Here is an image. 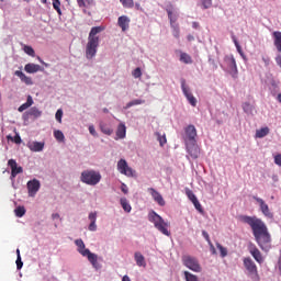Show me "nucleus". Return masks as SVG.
Here are the masks:
<instances>
[{
	"mask_svg": "<svg viewBox=\"0 0 281 281\" xmlns=\"http://www.w3.org/2000/svg\"><path fill=\"white\" fill-rule=\"evenodd\" d=\"M180 85H181V91L183 93V95H188L190 93H192V90L190 89V86L188 85V82L186 81V79H180Z\"/></svg>",
	"mask_w": 281,
	"mask_h": 281,
	"instance_id": "obj_28",
	"label": "nucleus"
},
{
	"mask_svg": "<svg viewBox=\"0 0 281 281\" xmlns=\"http://www.w3.org/2000/svg\"><path fill=\"white\" fill-rule=\"evenodd\" d=\"M122 281H131V278L125 274V276L122 278Z\"/></svg>",
	"mask_w": 281,
	"mask_h": 281,
	"instance_id": "obj_63",
	"label": "nucleus"
},
{
	"mask_svg": "<svg viewBox=\"0 0 281 281\" xmlns=\"http://www.w3.org/2000/svg\"><path fill=\"white\" fill-rule=\"evenodd\" d=\"M250 254L256 262H258L259 265H262V262H265V259L262 258V252H260V250L256 246L250 247Z\"/></svg>",
	"mask_w": 281,
	"mask_h": 281,
	"instance_id": "obj_17",
	"label": "nucleus"
},
{
	"mask_svg": "<svg viewBox=\"0 0 281 281\" xmlns=\"http://www.w3.org/2000/svg\"><path fill=\"white\" fill-rule=\"evenodd\" d=\"M89 133L90 135H93V137H98V132H95V127L93 125L89 126Z\"/></svg>",
	"mask_w": 281,
	"mask_h": 281,
	"instance_id": "obj_51",
	"label": "nucleus"
},
{
	"mask_svg": "<svg viewBox=\"0 0 281 281\" xmlns=\"http://www.w3.org/2000/svg\"><path fill=\"white\" fill-rule=\"evenodd\" d=\"M53 7L60 14V0H53Z\"/></svg>",
	"mask_w": 281,
	"mask_h": 281,
	"instance_id": "obj_45",
	"label": "nucleus"
},
{
	"mask_svg": "<svg viewBox=\"0 0 281 281\" xmlns=\"http://www.w3.org/2000/svg\"><path fill=\"white\" fill-rule=\"evenodd\" d=\"M216 247H217V249L221 252V258H226V256H227V248L223 247V245H221L218 243L216 244Z\"/></svg>",
	"mask_w": 281,
	"mask_h": 281,
	"instance_id": "obj_39",
	"label": "nucleus"
},
{
	"mask_svg": "<svg viewBox=\"0 0 281 281\" xmlns=\"http://www.w3.org/2000/svg\"><path fill=\"white\" fill-rule=\"evenodd\" d=\"M77 3L79 8H87V2H85V0H77Z\"/></svg>",
	"mask_w": 281,
	"mask_h": 281,
	"instance_id": "obj_56",
	"label": "nucleus"
},
{
	"mask_svg": "<svg viewBox=\"0 0 281 281\" xmlns=\"http://www.w3.org/2000/svg\"><path fill=\"white\" fill-rule=\"evenodd\" d=\"M167 13H168V18L170 20L171 26L175 27L177 20L172 16V9H167Z\"/></svg>",
	"mask_w": 281,
	"mask_h": 281,
	"instance_id": "obj_41",
	"label": "nucleus"
},
{
	"mask_svg": "<svg viewBox=\"0 0 281 281\" xmlns=\"http://www.w3.org/2000/svg\"><path fill=\"white\" fill-rule=\"evenodd\" d=\"M235 47H236L238 54H239L241 57L245 58V53H243V47H240V44L237 43V42H235Z\"/></svg>",
	"mask_w": 281,
	"mask_h": 281,
	"instance_id": "obj_48",
	"label": "nucleus"
},
{
	"mask_svg": "<svg viewBox=\"0 0 281 281\" xmlns=\"http://www.w3.org/2000/svg\"><path fill=\"white\" fill-rule=\"evenodd\" d=\"M184 280L186 281H199V277L192 274L191 272L184 271Z\"/></svg>",
	"mask_w": 281,
	"mask_h": 281,
	"instance_id": "obj_36",
	"label": "nucleus"
},
{
	"mask_svg": "<svg viewBox=\"0 0 281 281\" xmlns=\"http://www.w3.org/2000/svg\"><path fill=\"white\" fill-rule=\"evenodd\" d=\"M241 109L244 113H246V115H251V116H254V113L256 111V108L249 102H244L241 104Z\"/></svg>",
	"mask_w": 281,
	"mask_h": 281,
	"instance_id": "obj_19",
	"label": "nucleus"
},
{
	"mask_svg": "<svg viewBox=\"0 0 281 281\" xmlns=\"http://www.w3.org/2000/svg\"><path fill=\"white\" fill-rule=\"evenodd\" d=\"M24 71H26V74H36L41 71V66L38 64H26Z\"/></svg>",
	"mask_w": 281,
	"mask_h": 281,
	"instance_id": "obj_20",
	"label": "nucleus"
},
{
	"mask_svg": "<svg viewBox=\"0 0 281 281\" xmlns=\"http://www.w3.org/2000/svg\"><path fill=\"white\" fill-rule=\"evenodd\" d=\"M252 199L258 203L259 210L263 214V216H266L267 218H273V212L269 210V204L265 202V200H262L258 195H254Z\"/></svg>",
	"mask_w": 281,
	"mask_h": 281,
	"instance_id": "obj_9",
	"label": "nucleus"
},
{
	"mask_svg": "<svg viewBox=\"0 0 281 281\" xmlns=\"http://www.w3.org/2000/svg\"><path fill=\"white\" fill-rule=\"evenodd\" d=\"M262 61L265 63L266 67H269V63H271V59L269 57H262Z\"/></svg>",
	"mask_w": 281,
	"mask_h": 281,
	"instance_id": "obj_58",
	"label": "nucleus"
},
{
	"mask_svg": "<svg viewBox=\"0 0 281 281\" xmlns=\"http://www.w3.org/2000/svg\"><path fill=\"white\" fill-rule=\"evenodd\" d=\"M121 205H122L124 212H131V210H132L131 204H128V200H126L125 198L121 199Z\"/></svg>",
	"mask_w": 281,
	"mask_h": 281,
	"instance_id": "obj_37",
	"label": "nucleus"
},
{
	"mask_svg": "<svg viewBox=\"0 0 281 281\" xmlns=\"http://www.w3.org/2000/svg\"><path fill=\"white\" fill-rule=\"evenodd\" d=\"M148 192L153 196L154 201L160 205V207H164V205H166V200H164L161 193L155 190V188H148Z\"/></svg>",
	"mask_w": 281,
	"mask_h": 281,
	"instance_id": "obj_13",
	"label": "nucleus"
},
{
	"mask_svg": "<svg viewBox=\"0 0 281 281\" xmlns=\"http://www.w3.org/2000/svg\"><path fill=\"white\" fill-rule=\"evenodd\" d=\"M116 137L119 139H124L126 137V125L124 123H120L116 130Z\"/></svg>",
	"mask_w": 281,
	"mask_h": 281,
	"instance_id": "obj_23",
	"label": "nucleus"
},
{
	"mask_svg": "<svg viewBox=\"0 0 281 281\" xmlns=\"http://www.w3.org/2000/svg\"><path fill=\"white\" fill-rule=\"evenodd\" d=\"M29 196H36V193L41 190V181L33 179L26 183Z\"/></svg>",
	"mask_w": 281,
	"mask_h": 281,
	"instance_id": "obj_12",
	"label": "nucleus"
},
{
	"mask_svg": "<svg viewBox=\"0 0 281 281\" xmlns=\"http://www.w3.org/2000/svg\"><path fill=\"white\" fill-rule=\"evenodd\" d=\"M75 244L78 247L77 251H79L81 256H86V251H89V248H86L85 241L82 239H76Z\"/></svg>",
	"mask_w": 281,
	"mask_h": 281,
	"instance_id": "obj_21",
	"label": "nucleus"
},
{
	"mask_svg": "<svg viewBox=\"0 0 281 281\" xmlns=\"http://www.w3.org/2000/svg\"><path fill=\"white\" fill-rule=\"evenodd\" d=\"M43 112H41V110H38V108L36 106H33L27 112H26V115L29 117H41Z\"/></svg>",
	"mask_w": 281,
	"mask_h": 281,
	"instance_id": "obj_29",
	"label": "nucleus"
},
{
	"mask_svg": "<svg viewBox=\"0 0 281 281\" xmlns=\"http://www.w3.org/2000/svg\"><path fill=\"white\" fill-rule=\"evenodd\" d=\"M134 259L137 267H146V258H144V255H142V252H135Z\"/></svg>",
	"mask_w": 281,
	"mask_h": 281,
	"instance_id": "obj_24",
	"label": "nucleus"
},
{
	"mask_svg": "<svg viewBox=\"0 0 281 281\" xmlns=\"http://www.w3.org/2000/svg\"><path fill=\"white\" fill-rule=\"evenodd\" d=\"M179 54H180L179 60L183 65H192V63H194V60L192 59V56L190 54L184 53L182 50H179Z\"/></svg>",
	"mask_w": 281,
	"mask_h": 281,
	"instance_id": "obj_18",
	"label": "nucleus"
},
{
	"mask_svg": "<svg viewBox=\"0 0 281 281\" xmlns=\"http://www.w3.org/2000/svg\"><path fill=\"white\" fill-rule=\"evenodd\" d=\"M55 117L59 124H63V110L61 109L57 110Z\"/></svg>",
	"mask_w": 281,
	"mask_h": 281,
	"instance_id": "obj_44",
	"label": "nucleus"
},
{
	"mask_svg": "<svg viewBox=\"0 0 281 281\" xmlns=\"http://www.w3.org/2000/svg\"><path fill=\"white\" fill-rule=\"evenodd\" d=\"M22 82H24L25 85H32L33 82H32V78H30V77H27V76H25V75H23V77H22Z\"/></svg>",
	"mask_w": 281,
	"mask_h": 281,
	"instance_id": "obj_50",
	"label": "nucleus"
},
{
	"mask_svg": "<svg viewBox=\"0 0 281 281\" xmlns=\"http://www.w3.org/2000/svg\"><path fill=\"white\" fill-rule=\"evenodd\" d=\"M117 170L121 172V175H125V177H134L135 170L133 168L128 167V162H126L125 159H120L117 161Z\"/></svg>",
	"mask_w": 281,
	"mask_h": 281,
	"instance_id": "obj_10",
	"label": "nucleus"
},
{
	"mask_svg": "<svg viewBox=\"0 0 281 281\" xmlns=\"http://www.w3.org/2000/svg\"><path fill=\"white\" fill-rule=\"evenodd\" d=\"M7 139H9L10 142H14V144H21V136L19 134H16L14 137L12 136H7Z\"/></svg>",
	"mask_w": 281,
	"mask_h": 281,
	"instance_id": "obj_42",
	"label": "nucleus"
},
{
	"mask_svg": "<svg viewBox=\"0 0 281 281\" xmlns=\"http://www.w3.org/2000/svg\"><path fill=\"white\" fill-rule=\"evenodd\" d=\"M203 10H209V8H212V0H201Z\"/></svg>",
	"mask_w": 281,
	"mask_h": 281,
	"instance_id": "obj_43",
	"label": "nucleus"
},
{
	"mask_svg": "<svg viewBox=\"0 0 281 281\" xmlns=\"http://www.w3.org/2000/svg\"><path fill=\"white\" fill-rule=\"evenodd\" d=\"M223 71H227L232 78H238V66L236 65V59L234 55H226L224 57V65L221 64Z\"/></svg>",
	"mask_w": 281,
	"mask_h": 281,
	"instance_id": "obj_6",
	"label": "nucleus"
},
{
	"mask_svg": "<svg viewBox=\"0 0 281 281\" xmlns=\"http://www.w3.org/2000/svg\"><path fill=\"white\" fill-rule=\"evenodd\" d=\"M88 218L90 221V225L88 226L89 232H97L98 225H95V221H98V212H91Z\"/></svg>",
	"mask_w": 281,
	"mask_h": 281,
	"instance_id": "obj_16",
	"label": "nucleus"
},
{
	"mask_svg": "<svg viewBox=\"0 0 281 281\" xmlns=\"http://www.w3.org/2000/svg\"><path fill=\"white\" fill-rule=\"evenodd\" d=\"M209 65H211L213 71H216V69H218V64H216V60L212 58V56H209Z\"/></svg>",
	"mask_w": 281,
	"mask_h": 281,
	"instance_id": "obj_40",
	"label": "nucleus"
},
{
	"mask_svg": "<svg viewBox=\"0 0 281 281\" xmlns=\"http://www.w3.org/2000/svg\"><path fill=\"white\" fill-rule=\"evenodd\" d=\"M8 166L11 168V178L14 179L16 178V175H21L23 172V167H19L16 165V160L14 159H9Z\"/></svg>",
	"mask_w": 281,
	"mask_h": 281,
	"instance_id": "obj_14",
	"label": "nucleus"
},
{
	"mask_svg": "<svg viewBox=\"0 0 281 281\" xmlns=\"http://www.w3.org/2000/svg\"><path fill=\"white\" fill-rule=\"evenodd\" d=\"M209 246H210V251L213 256H215L216 254V248L214 247V244H212V241L209 243Z\"/></svg>",
	"mask_w": 281,
	"mask_h": 281,
	"instance_id": "obj_54",
	"label": "nucleus"
},
{
	"mask_svg": "<svg viewBox=\"0 0 281 281\" xmlns=\"http://www.w3.org/2000/svg\"><path fill=\"white\" fill-rule=\"evenodd\" d=\"M158 140H159L160 146H164V144H166V142H167L166 135H164V136H158Z\"/></svg>",
	"mask_w": 281,
	"mask_h": 281,
	"instance_id": "obj_55",
	"label": "nucleus"
},
{
	"mask_svg": "<svg viewBox=\"0 0 281 281\" xmlns=\"http://www.w3.org/2000/svg\"><path fill=\"white\" fill-rule=\"evenodd\" d=\"M239 221L249 225L252 229V236L261 251H265L266 254L271 251V233H269V228L262 220L256 216L241 215Z\"/></svg>",
	"mask_w": 281,
	"mask_h": 281,
	"instance_id": "obj_1",
	"label": "nucleus"
},
{
	"mask_svg": "<svg viewBox=\"0 0 281 281\" xmlns=\"http://www.w3.org/2000/svg\"><path fill=\"white\" fill-rule=\"evenodd\" d=\"M30 150H32L33 153H41V150H43V148H45V143H41V142H33L30 146H29Z\"/></svg>",
	"mask_w": 281,
	"mask_h": 281,
	"instance_id": "obj_25",
	"label": "nucleus"
},
{
	"mask_svg": "<svg viewBox=\"0 0 281 281\" xmlns=\"http://www.w3.org/2000/svg\"><path fill=\"white\" fill-rule=\"evenodd\" d=\"M14 74H15V76H18V78H20V80H21L22 77L25 75V74H23V71H21V70H16Z\"/></svg>",
	"mask_w": 281,
	"mask_h": 281,
	"instance_id": "obj_59",
	"label": "nucleus"
},
{
	"mask_svg": "<svg viewBox=\"0 0 281 281\" xmlns=\"http://www.w3.org/2000/svg\"><path fill=\"white\" fill-rule=\"evenodd\" d=\"M120 3H122L123 8H126L128 10L135 8V1L133 0H120Z\"/></svg>",
	"mask_w": 281,
	"mask_h": 281,
	"instance_id": "obj_33",
	"label": "nucleus"
},
{
	"mask_svg": "<svg viewBox=\"0 0 281 281\" xmlns=\"http://www.w3.org/2000/svg\"><path fill=\"white\" fill-rule=\"evenodd\" d=\"M272 36L274 38V47H277V52L281 54V32L274 31L272 33Z\"/></svg>",
	"mask_w": 281,
	"mask_h": 281,
	"instance_id": "obj_22",
	"label": "nucleus"
},
{
	"mask_svg": "<svg viewBox=\"0 0 281 281\" xmlns=\"http://www.w3.org/2000/svg\"><path fill=\"white\" fill-rule=\"evenodd\" d=\"M15 216H18V218H23V216H25V206H18L15 210Z\"/></svg>",
	"mask_w": 281,
	"mask_h": 281,
	"instance_id": "obj_35",
	"label": "nucleus"
},
{
	"mask_svg": "<svg viewBox=\"0 0 281 281\" xmlns=\"http://www.w3.org/2000/svg\"><path fill=\"white\" fill-rule=\"evenodd\" d=\"M100 131L103 132L104 135H113V128L105 123H100Z\"/></svg>",
	"mask_w": 281,
	"mask_h": 281,
	"instance_id": "obj_30",
	"label": "nucleus"
},
{
	"mask_svg": "<svg viewBox=\"0 0 281 281\" xmlns=\"http://www.w3.org/2000/svg\"><path fill=\"white\" fill-rule=\"evenodd\" d=\"M132 76L134 78H139L142 76V68H136L133 72Z\"/></svg>",
	"mask_w": 281,
	"mask_h": 281,
	"instance_id": "obj_49",
	"label": "nucleus"
},
{
	"mask_svg": "<svg viewBox=\"0 0 281 281\" xmlns=\"http://www.w3.org/2000/svg\"><path fill=\"white\" fill-rule=\"evenodd\" d=\"M192 27H193V30H199V27H200L199 22H192Z\"/></svg>",
	"mask_w": 281,
	"mask_h": 281,
	"instance_id": "obj_60",
	"label": "nucleus"
},
{
	"mask_svg": "<svg viewBox=\"0 0 281 281\" xmlns=\"http://www.w3.org/2000/svg\"><path fill=\"white\" fill-rule=\"evenodd\" d=\"M146 101L145 100H142V99H136V100H132L130 101L126 105H125V109H131V106H137L139 104H145Z\"/></svg>",
	"mask_w": 281,
	"mask_h": 281,
	"instance_id": "obj_32",
	"label": "nucleus"
},
{
	"mask_svg": "<svg viewBox=\"0 0 281 281\" xmlns=\"http://www.w3.org/2000/svg\"><path fill=\"white\" fill-rule=\"evenodd\" d=\"M117 25L121 27L122 32H126L131 25V19L126 15H121L117 19Z\"/></svg>",
	"mask_w": 281,
	"mask_h": 281,
	"instance_id": "obj_15",
	"label": "nucleus"
},
{
	"mask_svg": "<svg viewBox=\"0 0 281 281\" xmlns=\"http://www.w3.org/2000/svg\"><path fill=\"white\" fill-rule=\"evenodd\" d=\"M274 164L277 166H281V154H278L276 157H274Z\"/></svg>",
	"mask_w": 281,
	"mask_h": 281,
	"instance_id": "obj_53",
	"label": "nucleus"
},
{
	"mask_svg": "<svg viewBox=\"0 0 281 281\" xmlns=\"http://www.w3.org/2000/svg\"><path fill=\"white\" fill-rule=\"evenodd\" d=\"M15 263H16V269L18 270L23 269V261L21 260V256L16 257Z\"/></svg>",
	"mask_w": 281,
	"mask_h": 281,
	"instance_id": "obj_47",
	"label": "nucleus"
},
{
	"mask_svg": "<svg viewBox=\"0 0 281 281\" xmlns=\"http://www.w3.org/2000/svg\"><path fill=\"white\" fill-rule=\"evenodd\" d=\"M202 236L206 240V243H212V240L210 239V234H207L206 231H202Z\"/></svg>",
	"mask_w": 281,
	"mask_h": 281,
	"instance_id": "obj_52",
	"label": "nucleus"
},
{
	"mask_svg": "<svg viewBox=\"0 0 281 281\" xmlns=\"http://www.w3.org/2000/svg\"><path fill=\"white\" fill-rule=\"evenodd\" d=\"M244 267L248 271V276L250 279H252L254 281H260V276L258 274V267L251 258H244Z\"/></svg>",
	"mask_w": 281,
	"mask_h": 281,
	"instance_id": "obj_7",
	"label": "nucleus"
},
{
	"mask_svg": "<svg viewBox=\"0 0 281 281\" xmlns=\"http://www.w3.org/2000/svg\"><path fill=\"white\" fill-rule=\"evenodd\" d=\"M182 265L195 273H201V265L195 257L190 255L182 256Z\"/></svg>",
	"mask_w": 281,
	"mask_h": 281,
	"instance_id": "obj_8",
	"label": "nucleus"
},
{
	"mask_svg": "<svg viewBox=\"0 0 281 281\" xmlns=\"http://www.w3.org/2000/svg\"><path fill=\"white\" fill-rule=\"evenodd\" d=\"M278 269H279V271H281V257L278 260Z\"/></svg>",
	"mask_w": 281,
	"mask_h": 281,
	"instance_id": "obj_64",
	"label": "nucleus"
},
{
	"mask_svg": "<svg viewBox=\"0 0 281 281\" xmlns=\"http://www.w3.org/2000/svg\"><path fill=\"white\" fill-rule=\"evenodd\" d=\"M34 104V100L32 99V95H29L26 99V102L19 106L18 111L20 113H23V111H26V109H30Z\"/></svg>",
	"mask_w": 281,
	"mask_h": 281,
	"instance_id": "obj_27",
	"label": "nucleus"
},
{
	"mask_svg": "<svg viewBox=\"0 0 281 281\" xmlns=\"http://www.w3.org/2000/svg\"><path fill=\"white\" fill-rule=\"evenodd\" d=\"M184 98H187V101L189 102V104H190L191 106H196V102H198V101H196L194 94H192V92L189 93V94H184Z\"/></svg>",
	"mask_w": 281,
	"mask_h": 281,
	"instance_id": "obj_34",
	"label": "nucleus"
},
{
	"mask_svg": "<svg viewBox=\"0 0 281 281\" xmlns=\"http://www.w3.org/2000/svg\"><path fill=\"white\" fill-rule=\"evenodd\" d=\"M85 254L83 257H88L89 262L95 267L98 265V255L91 252V250H86Z\"/></svg>",
	"mask_w": 281,
	"mask_h": 281,
	"instance_id": "obj_26",
	"label": "nucleus"
},
{
	"mask_svg": "<svg viewBox=\"0 0 281 281\" xmlns=\"http://www.w3.org/2000/svg\"><path fill=\"white\" fill-rule=\"evenodd\" d=\"M269 135V127H262L256 131V137L262 139V137H267Z\"/></svg>",
	"mask_w": 281,
	"mask_h": 281,
	"instance_id": "obj_31",
	"label": "nucleus"
},
{
	"mask_svg": "<svg viewBox=\"0 0 281 281\" xmlns=\"http://www.w3.org/2000/svg\"><path fill=\"white\" fill-rule=\"evenodd\" d=\"M24 52L25 54H27L29 56H34V48H32V46H24Z\"/></svg>",
	"mask_w": 281,
	"mask_h": 281,
	"instance_id": "obj_46",
	"label": "nucleus"
},
{
	"mask_svg": "<svg viewBox=\"0 0 281 281\" xmlns=\"http://www.w3.org/2000/svg\"><path fill=\"white\" fill-rule=\"evenodd\" d=\"M187 41H189V43H192V41H194V36L193 35H188Z\"/></svg>",
	"mask_w": 281,
	"mask_h": 281,
	"instance_id": "obj_62",
	"label": "nucleus"
},
{
	"mask_svg": "<svg viewBox=\"0 0 281 281\" xmlns=\"http://www.w3.org/2000/svg\"><path fill=\"white\" fill-rule=\"evenodd\" d=\"M271 87H273L274 89H278V81L276 80H271Z\"/></svg>",
	"mask_w": 281,
	"mask_h": 281,
	"instance_id": "obj_61",
	"label": "nucleus"
},
{
	"mask_svg": "<svg viewBox=\"0 0 281 281\" xmlns=\"http://www.w3.org/2000/svg\"><path fill=\"white\" fill-rule=\"evenodd\" d=\"M186 194H187L189 201H191V203H193L195 210H198V212H200V214H203V206L201 205V202H199V199L196 198L194 192L190 189H186Z\"/></svg>",
	"mask_w": 281,
	"mask_h": 281,
	"instance_id": "obj_11",
	"label": "nucleus"
},
{
	"mask_svg": "<svg viewBox=\"0 0 281 281\" xmlns=\"http://www.w3.org/2000/svg\"><path fill=\"white\" fill-rule=\"evenodd\" d=\"M121 190L124 194H128V187H126V184L123 183Z\"/></svg>",
	"mask_w": 281,
	"mask_h": 281,
	"instance_id": "obj_57",
	"label": "nucleus"
},
{
	"mask_svg": "<svg viewBox=\"0 0 281 281\" xmlns=\"http://www.w3.org/2000/svg\"><path fill=\"white\" fill-rule=\"evenodd\" d=\"M81 181L87 186H98L102 181V175L95 170H85L81 172Z\"/></svg>",
	"mask_w": 281,
	"mask_h": 281,
	"instance_id": "obj_5",
	"label": "nucleus"
},
{
	"mask_svg": "<svg viewBox=\"0 0 281 281\" xmlns=\"http://www.w3.org/2000/svg\"><path fill=\"white\" fill-rule=\"evenodd\" d=\"M54 137L57 139V142H65V134L60 130H56L54 132Z\"/></svg>",
	"mask_w": 281,
	"mask_h": 281,
	"instance_id": "obj_38",
	"label": "nucleus"
},
{
	"mask_svg": "<svg viewBox=\"0 0 281 281\" xmlns=\"http://www.w3.org/2000/svg\"><path fill=\"white\" fill-rule=\"evenodd\" d=\"M104 32V26H94L91 29L88 36V44L86 46V58L91 60L95 54H98V47L100 46V37L95 36Z\"/></svg>",
	"mask_w": 281,
	"mask_h": 281,
	"instance_id": "obj_3",
	"label": "nucleus"
},
{
	"mask_svg": "<svg viewBox=\"0 0 281 281\" xmlns=\"http://www.w3.org/2000/svg\"><path fill=\"white\" fill-rule=\"evenodd\" d=\"M148 218L150 223H154L156 229L164 234L165 236H170V232H168V223L164 221L159 214H157L155 211L150 212L148 215Z\"/></svg>",
	"mask_w": 281,
	"mask_h": 281,
	"instance_id": "obj_4",
	"label": "nucleus"
},
{
	"mask_svg": "<svg viewBox=\"0 0 281 281\" xmlns=\"http://www.w3.org/2000/svg\"><path fill=\"white\" fill-rule=\"evenodd\" d=\"M182 139L190 157H192V159H199L201 149H199V145H196V127L194 125H188L184 127Z\"/></svg>",
	"mask_w": 281,
	"mask_h": 281,
	"instance_id": "obj_2",
	"label": "nucleus"
}]
</instances>
